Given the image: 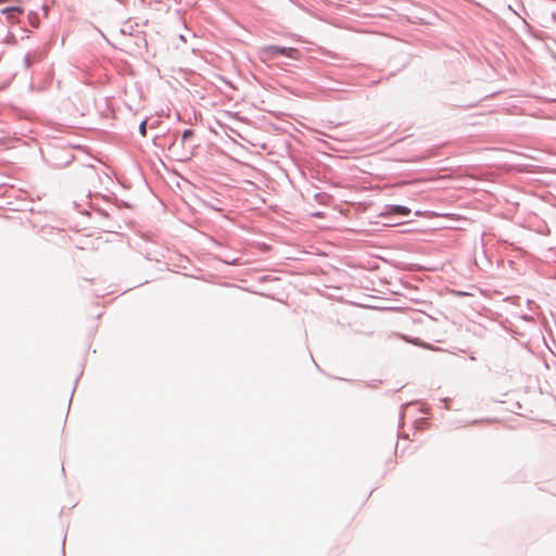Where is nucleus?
<instances>
[{
  "instance_id": "nucleus-1",
  "label": "nucleus",
  "mask_w": 556,
  "mask_h": 556,
  "mask_svg": "<svg viewBox=\"0 0 556 556\" xmlns=\"http://www.w3.org/2000/svg\"><path fill=\"white\" fill-rule=\"evenodd\" d=\"M278 54L288 56L293 60H299L301 56L300 51L295 48H280L277 46H269L262 49L261 60L266 62L273 60Z\"/></svg>"
},
{
  "instance_id": "nucleus-2",
  "label": "nucleus",
  "mask_w": 556,
  "mask_h": 556,
  "mask_svg": "<svg viewBox=\"0 0 556 556\" xmlns=\"http://www.w3.org/2000/svg\"><path fill=\"white\" fill-rule=\"evenodd\" d=\"M388 213L407 216L410 214V210L408 207L402 206V205H392L388 208Z\"/></svg>"
},
{
  "instance_id": "nucleus-3",
  "label": "nucleus",
  "mask_w": 556,
  "mask_h": 556,
  "mask_svg": "<svg viewBox=\"0 0 556 556\" xmlns=\"http://www.w3.org/2000/svg\"><path fill=\"white\" fill-rule=\"evenodd\" d=\"M192 136H193V130H191V129H186V130L184 131V134H182V140H186V139H188V138L192 137Z\"/></svg>"
},
{
  "instance_id": "nucleus-4",
  "label": "nucleus",
  "mask_w": 556,
  "mask_h": 556,
  "mask_svg": "<svg viewBox=\"0 0 556 556\" xmlns=\"http://www.w3.org/2000/svg\"><path fill=\"white\" fill-rule=\"evenodd\" d=\"M140 129H141V136H144L146 135V123H141V126H140Z\"/></svg>"
}]
</instances>
